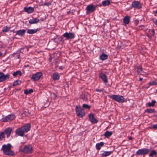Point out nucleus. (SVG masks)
Segmentation results:
<instances>
[{
    "mask_svg": "<svg viewBox=\"0 0 157 157\" xmlns=\"http://www.w3.org/2000/svg\"><path fill=\"white\" fill-rule=\"evenodd\" d=\"M104 144L103 142H101L100 143H97L96 145V147L97 149L99 150L102 147Z\"/></svg>",
    "mask_w": 157,
    "mask_h": 157,
    "instance_id": "nucleus-20",
    "label": "nucleus"
},
{
    "mask_svg": "<svg viewBox=\"0 0 157 157\" xmlns=\"http://www.w3.org/2000/svg\"><path fill=\"white\" fill-rule=\"evenodd\" d=\"M112 151H103L101 153V155L104 156H107L110 155Z\"/></svg>",
    "mask_w": 157,
    "mask_h": 157,
    "instance_id": "nucleus-22",
    "label": "nucleus"
},
{
    "mask_svg": "<svg viewBox=\"0 0 157 157\" xmlns=\"http://www.w3.org/2000/svg\"><path fill=\"white\" fill-rule=\"evenodd\" d=\"M97 92H101L103 90V89H96L95 90Z\"/></svg>",
    "mask_w": 157,
    "mask_h": 157,
    "instance_id": "nucleus-44",
    "label": "nucleus"
},
{
    "mask_svg": "<svg viewBox=\"0 0 157 157\" xmlns=\"http://www.w3.org/2000/svg\"><path fill=\"white\" fill-rule=\"evenodd\" d=\"M157 154V152L155 150L151 151V152L149 155L150 157H153V156L156 155Z\"/></svg>",
    "mask_w": 157,
    "mask_h": 157,
    "instance_id": "nucleus-31",
    "label": "nucleus"
},
{
    "mask_svg": "<svg viewBox=\"0 0 157 157\" xmlns=\"http://www.w3.org/2000/svg\"><path fill=\"white\" fill-rule=\"evenodd\" d=\"M33 92V90L32 89H30L29 90H25L24 93L26 94H29L32 93Z\"/></svg>",
    "mask_w": 157,
    "mask_h": 157,
    "instance_id": "nucleus-33",
    "label": "nucleus"
},
{
    "mask_svg": "<svg viewBox=\"0 0 157 157\" xmlns=\"http://www.w3.org/2000/svg\"><path fill=\"white\" fill-rule=\"evenodd\" d=\"M63 36L64 37L66 38V40H69L74 38L75 35V33H73L66 32L63 34Z\"/></svg>",
    "mask_w": 157,
    "mask_h": 157,
    "instance_id": "nucleus-6",
    "label": "nucleus"
},
{
    "mask_svg": "<svg viewBox=\"0 0 157 157\" xmlns=\"http://www.w3.org/2000/svg\"><path fill=\"white\" fill-rule=\"evenodd\" d=\"M89 117L90 121L92 123H96L98 121L94 117V115L93 114H90L89 115Z\"/></svg>",
    "mask_w": 157,
    "mask_h": 157,
    "instance_id": "nucleus-14",
    "label": "nucleus"
},
{
    "mask_svg": "<svg viewBox=\"0 0 157 157\" xmlns=\"http://www.w3.org/2000/svg\"><path fill=\"white\" fill-rule=\"evenodd\" d=\"M32 151V148L31 145L26 146L24 148L23 151L29 154L31 153Z\"/></svg>",
    "mask_w": 157,
    "mask_h": 157,
    "instance_id": "nucleus-12",
    "label": "nucleus"
},
{
    "mask_svg": "<svg viewBox=\"0 0 157 157\" xmlns=\"http://www.w3.org/2000/svg\"><path fill=\"white\" fill-rule=\"evenodd\" d=\"M51 5V3H50V2H46V3H44V5H45V6H49V5Z\"/></svg>",
    "mask_w": 157,
    "mask_h": 157,
    "instance_id": "nucleus-45",
    "label": "nucleus"
},
{
    "mask_svg": "<svg viewBox=\"0 0 157 157\" xmlns=\"http://www.w3.org/2000/svg\"><path fill=\"white\" fill-rule=\"evenodd\" d=\"M149 84L151 86L157 85V82H156L155 81H151L149 82Z\"/></svg>",
    "mask_w": 157,
    "mask_h": 157,
    "instance_id": "nucleus-38",
    "label": "nucleus"
},
{
    "mask_svg": "<svg viewBox=\"0 0 157 157\" xmlns=\"http://www.w3.org/2000/svg\"><path fill=\"white\" fill-rule=\"evenodd\" d=\"M150 149L142 148L138 150V155H144L150 151Z\"/></svg>",
    "mask_w": 157,
    "mask_h": 157,
    "instance_id": "nucleus-9",
    "label": "nucleus"
},
{
    "mask_svg": "<svg viewBox=\"0 0 157 157\" xmlns=\"http://www.w3.org/2000/svg\"><path fill=\"white\" fill-rule=\"evenodd\" d=\"M59 69H62L61 67H59Z\"/></svg>",
    "mask_w": 157,
    "mask_h": 157,
    "instance_id": "nucleus-51",
    "label": "nucleus"
},
{
    "mask_svg": "<svg viewBox=\"0 0 157 157\" xmlns=\"http://www.w3.org/2000/svg\"><path fill=\"white\" fill-rule=\"evenodd\" d=\"M42 75V73L41 72H38L33 75L31 77V79L33 81H36L39 79Z\"/></svg>",
    "mask_w": 157,
    "mask_h": 157,
    "instance_id": "nucleus-8",
    "label": "nucleus"
},
{
    "mask_svg": "<svg viewBox=\"0 0 157 157\" xmlns=\"http://www.w3.org/2000/svg\"><path fill=\"white\" fill-rule=\"evenodd\" d=\"M5 135L4 133L2 132L0 133V141L2 140L3 138H5Z\"/></svg>",
    "mask_w": 157,
    "mask_h": 157,
    "instance_id": "nucleus-34",
    "label": "nucleus"
},
{
    "mask_svg": "<svg viewBox=\"0 0 157 157\" xmlns=\"http://www.w3.org/2000/svg\"><path fill=\"white\" fill-rule=\"evenodd\" d=\"M17 75H19L20 76L21 75L22 73L20 71H17L16 72H14L13 73V75L14 76H16Z\"/></svg>",
    "mask_w": 157,
    "mask_h": 157,
    "instance_id": "nucleus-32",
    "label": "nucleus"
},
{
    "mask_svg": "<svg viewBox=\"0 0 157 157\" xmlns=\"http://www.w3.org/2000/svg\"><path fill=\"white\" fill-rule=\"evenodd\" d=\"M110 3V1L109 0H105L102 2V4L104 6H109Z\"/></svg>",
    "mask_w": 157,
    "mask_h": 157,
    "instance_id": "nucleus-27",
    "label": "nucleus"
},
{
    "mask_svg": "<svg viewBox=\"0 0 157 157\" xmlns=\"http://www.w3.org/2000/svg\"><path fill=\"white\" fill-rule=\"evenodd\" d=\"M37 32L36 29H28L27 33L30 34H33L36 33Z\"/></svg>",
    "mask_w": 157,
    "mask_h": 157,
    "instance_id": "nucleus-28",
    "label": "nucleus"
},
{
    "mask_svg": "<svg viewBox=\"0 0 157 157\" xmlns=\"http://www.w3.org/2000/svg\"><path fill=\"white\" fill-rule=\"evenodd\" d=\"M23 113H24L26 115H28L30 114L28 110L27 109L24 111L23 112Z\"/></svg>",
    "mask_w": 157,
    "mask_h": 157,
    "instance_id": "nucleus-39",
    "label": "nucleus"
},
{
    "mask_svg": "<svg viewBox=\"0 0 157 157\" xmlns=\"http://www.w3.org/2000/svg\"><path fill=\"white\" fill-rule=\"evenodd\" d=\"M12 131V128L10 127L5 129V132L6 134L7 137H9Z\"/></svg>",
    "mask_w": 157,
    "mask_h": 157,
    "instance_id": "nucleus-17",
    "label": "nucleus"
},
{
    "mask_svg": "<svg viewBox=\"0 0 157 157\" xmlns=\"http://www.w3.org/2000/svg\"><path fill=\"white\" fill-rule=\"evenodd\" d=\"M110 97L113 99L120 103H123L124 101V98L122 96L112 95L110 96Z\"/></svg>",
    "mask_w": 157,
    "mask_h": 157,
    "instance_id": "nucleus-4",
    "label": "nucleus"
},
{
    "mask_svg": "<svg viewBox=\"0 0 157 157\" xmlns=\"http://www.w3.org/2000/svg\"><path fill=\"white\" fill-rule=\"evenodd\" d=\"M52 78L54 80H57L59 79V77L58 74L55 73L53 75Z\"/></svg>",
    "mask_w": 157,
    "mask_h": 157,
    "instance_id": "nucleus-26",
    "label": "nucleus"
},
{
    "mask_svg": "<svg viewBox=\"0 0 157 157\" xmlns=\"http://www.w3.org/2000/svg\"><path fill=\"white\" fill-rule=\"evenodd\" d=\"M21 83V82L19 80H16L13 83V86H16L19 85Z\"/></svg>",
    "mask_w": 157,
    "mask_h": 157,
    "instance_id": "nucleus-35",
    "label": "nucleus"
},
{
    "mask_svg": "<svg viewBox=\"0 0 157 157\" xmlns=\"http://www.w3.org/2000/svg\"><path fill=\"white\" fill-rule=\"evenodd\" d=\"M138 30H143L144 31H146L148 30V33H147L146 35L149 38H151L152 36H153L155 33V30L154 29H148L146 28L145 26L144 25L141 26L140 25L138 26Z\"/></svg>",
    "mask_w": 157,
    "mask_h": 157,
    "instance_id": "nucleus-3",
    "label": "nucleus"
},
{
    "mask_svg": "<svg viewBox=\"0 0 157 157\" xmlns=\"http://www.w3.org/2000/svg\"><path fill=\"white\" fill-rule=\"evenodd\" d=\"M2 53L0 52V56L2 55Z\"/></svg>",
    "mask_w": 157,
    "mask_h": 157,
    "instance_id": "nucleus-49",
    "label": "nucleus"
},
{
    "mask_svg": "<svg viewBox=\"0 0 157 157\" xmlns=\"http://www.w3.org/2000/svg\"><path fill=\"white\" fill-rule=\"evenodd\" d=\"M88 94L87 93H82V96L81 98L82 99L85 101H86L88 100Z\"/></svg>",
    "mask_w": 157,
    "mask_h": 157,
    "instance_id": "nucleus-19",
    "label": "nucleus"
},
{
    "mask_svg": "<svg viewBox=\"0 0 157 157\" xmlns=\"http://www.w3.org/2000/svg\"><path fill=\"white\" fill-rule=\"evenodd\" d=\"M112 134V132L109 131H106L105 132L104 136L108 138Z\"/></svg>",
    "mask_w": 157,
    "mask_h": 157,
    "instance_id": "nucleus-24",
    "label": "nucleus"
},
{
    "mask_svg": "<svg viewBox=\"0 0 157 157\" xmlns=\"http://www.w3.org/2000/svg\"><path fill=\"white\" fill-rule=\"evenodd\" d=\"M53 95H54V97L55 98H56L57 97V95L54 93H53Z\"/></svg>",
    "mask_w": 157,
    "mask_h": 157,
    "instance_id": "nucleus-47",
    "label": "nucleus"
},
{
    "mask_svg": "<svg viewBox=\"0 0 157 157\" xmlns=\"http://www.w3.org/2000/svg\"><path fill=\"white\" fill-rule=\"evenodd\" d=\"M95 10V7L92 4L88 5L86 8L87 12H93Z\"/></svg>",
    "mask_w": 157,
    "mask_h": 157,
    "instance_id": "nucleus-11",
    "label": "nucleus"
},
{
    "mask_svg": "<svg viewBox=\"0 0 157 157\" xmlns=\"http://www.w3.org/2000/svg\"><path fill=\"white\" fill-rule=\"evenodd\" d=\"M155 116L157 117V115L156 116Z\"/></svg>",
    "mask_w": 157,
    "mask_h": 157,
    "instance_id": "nucleus-52",
    "label": "nucleus"
},
{
    "mask_svg": "<svg viewBox=\"0 0 157 157\" xmlns=\"http://www.w3.org/2000/svg\"><path fill=\"white\" fill-rule=\"evenodd\" d=\"M143 68L139 66L138 67V72L139 71H142Z\"/></svg>",
    "mask_w": 157,
    "mask_h": 157,
    "instance_id": "nucleus-41",
    "label": "nucleus"
},
{
    "mask_svg": "<svg viewBox=\"0 0 157 157\" xmlns=\"http://www.w3.org/2000/svg\"><path fill=\"white\" fill-rule=\"evenodd\" d=\"M132 6L134 8L137 7V2L136 1L133 2L132 3Z\"/></svg>",
    "mask_w": 157,
    "mask_h": 157,
    "instance_id": "nucleus-36",
    "label": "nucleus"
},
{
    "mask_svg": "<svg viewBox=\"0 0 157 157\" xmlns=\"http://www.w3.org/2000/svg\"><path fill=\"white\" fill-rule=\"evenodd\" d=\"M82 107L84 109H90V106L87 104H84L82 105Z\"/></svg>",
    "mask_w": 157,
    "mask_h": 157,
    "instance_id": "nucleus-37",
    "label": "nucleus"
},
{
    "mask_svg": "<svg viewBox=\"0 0 157 157\" xmlns=\"http://www.w3.org/2000/svg\"><path fill=\"white\" fill-rule=\"evenodd\" d=\"M39 20L37 18L32 19H30L29 21V22L31 24H35L38 22Z\"/></svg>",
    "mask_w": 157,
    "mask_h": 157,
    "instance_id": "nucleus-21",
    "label": "nucleus"
},
{
    "mask_svg": "<svg viewBox=\"0 0 157 157\" xmlns=\"http://www.w3.org/2000/svg\"><path fill=\"white\" fill-rule=\"evenodd\" d=\"M10 27H8L7 26H5L3 28L2 31L4 33L7 32L10 30Z\"/></svg>",
    "mask_w": 157,
    "mask_h": 157,
    "instance_id": "nucleus-29",
    "label": "nucleus"
},
{
    "mask_svg": "<svg viewBox=\"0 0 157 157\" xmlns=\"http://www.w3.org/2000/svg\"><path fill=\"white\" fill-rule=\"evenodd\" d=\"M12 146L10 144L7 145L4 144L2 146L1 150L6 155H13L14 153L11 150Z\"/></svg>",
    "mask_w": 157,
    "mask_h": 157,
    "instance_id": "nucleus-2",
    "label": "nucleus"
},
{
    "mask_svg": "<svg viewBox=\"0 0 157 157\" xmlns=\"http://www.w3.org/2000/svg\"><path fill=\"white\" fill-rule=\"evenodd\" d=\"M30 125L29 124H27L17 129L16 131V134L19 136H23L24 133L27 132L30 130Z\"/></svg>",
    "mask_w": 157,
    "mask_h": 157,
    "instance_id": "nucleus-1",
    "label": "nucleus"
},
{
    "mask_svg": "<svg viewBox=\"0 0 157 157\" xmlns=\"http://www.w3.org/2000/svg\"><path fill=\"white\" fill-rule=\"evenodd\" d=\"M155 13L157 14V10H156L155 11Z\"/></svg>",
    "mask_w": 157,
    "mask_h": 157,
    "instance_id": "nucleus-50",
    "label": "nucleus"
},
{
    "mask_svg": "<svg viewBox=\"0 0 157 157\" xmlns=\"http://www.w3.org/2000/svg\"><path fill=\"white\" fill-rule=\"evenodd\" d=\"M107 58V55L105 54H102L100 56V59L102 60L106 59Z\"/></svg>",
    "mask_w": 157,
    "mask_h": 157,
    "instance_id": "nucleus-23",
    "label": "nucleus"
},
{
    "mask_svg": "<svg viewBox=\"0 0 157 157\" xmlns=\"http://www.w3.org/2000/svg\"><path fill=\"white\" fill-rule=\"evenodd\" d=\"M156 103V101L155 100H153L151 102H148V105L149 107H153L155 105V103Z\"/></svg>",
    "mask_w": 157,
    "mask_h": 157,
    "instance_id": "nucleus-30",
    "label": "nucleus"
},
{
    "mask_svg": "<svg viewBox=\"0 0 157 157\" xmlns=\"http://www.w3.org/2000/svg\"><path fill=\"white\" fill-rule=\"evenodd\" d=\"M142 4L140 2H138V9L142 8Z\"/></svg>",
    "mask_w": 157,
    "mask_h": 157,
    "instance_id": "nucleus-40",
    "label": "nucleus"
},
{
    "mask_svg": "<svg viewBox=\"0 0 157 157\" xmlns=\"http://www.w3.org/2000/svg\"><path fill=\"white\" fill-rule=\"evenodd\" d=\"M15 117V116L14 114H10L2 119L3 122H9L13 120Z\"/></svg>",
    "mask_w": 157,
    "mask_h": 157,
    "instance_id": "nucleus-7",
    "label": "nucleus"
},
{
    "mask_svg": "<svg viewBox=\"0 0 157 157\" xmlns=\"http://www.w3.org/2000/svg\"><path fill=\"white\" fill-rule=\"evenodd\" d=\"M130 21V17L128 16H126L123 19V25H126L128 24Z\"/></svg>",
    "mask_w": 157,
    "mask_h": 157,
    "instance_id": "nucleus-13",
    "label": "nucleus"
},
{
    "mask_svg": "<svg viewBox=\"0 0 157 157\" xmlns=\"http://www.w3.org/2000/svg\"><path fill=\"white\" fill-rule=\"evenodd\" d=\"M152 128L155 129H157V124H154L152 126Z\"/></svg>",
    "mask_w": 157,
    "mask_h": 157,
    "instance_id": "nucleus-43",
    "label": "nucleus"
},
{
    "mask_svg": "<svg viewBox=\"0 0 157 157\" xmlns=\"http://www.w3.org/2000/svg\"><path fill=\"white\" fill-rule=\"evenodd\" d=\"M142 80H143V78H139V81H142Z\"/></svg>",
    "mask_w": 157,
    "mask_h": 157,
    "instance_id": "nucleus-46",
    "label": "nucleus"
},
{
    "mask_svg": "<svg viewBox=\"0 0 157 157\" xmlns=\"http://www.w3.org/2000/svg\"><path fill=\"white\" fill-rule=\"evenodd\" d=\"M153 21L154 23L157 26V20L155 18H154Z\"/></svg>",
    "mask_w": 157,
    "mask_h": 157,
    "instance_id": "nucleus-42",
    "label": "nucleus"
},
{
    "mask_svg": "<svg viewBox=\"0 0 157 157\" xmlns=\"http://www.w3.org/2000/svg\"><path fill=\"white\" fill-rule=\"evenodd\" d=\"M145 112L148 113H151L155 112V110L153 109H147L145 110Z\"/></svg>",
    "mask_w": 157,
    "mask_h": 157,
    "instance_id": "nucleus-25",
    "label": "nucleus"
},
{
    "mask_svg": "<svg viewBox=\"0 0 157 157\" xmlns=\"http://www.w3.org/2000/svg\"><path fill=\"white\" fill-rule=\"evenodd\" d=\"M132 138L131 137H128V139L130 140H132Z\"/></svg>",
    "mask_w": 157,
    "mask_h": 157,
    "instance_id": "nucleus-48",
    "label": "nucleus"
},
{
    "mask_svg": "<svg viewBox=\"0 0 157 157\" xmlns=\"http://www.w3.org/2000/svg\"><path fill=\"white\" fill-rule=\"evenodd\" d=\"M100 76L104 82L106 83L108 82L107 78L105 74L101 73L100 74Z\"/></svg>",
    "mask_w": 157,
    "mask_h": 157,
    "instance_id": "nucleus-16",
    "label": "nucleus"
},
{
    "mask_svg": "<svg viewBox=\"0 0 157 157\" xmlns=\"http://www.w3.org/2000/svg\"><path fill=\"white\" fill-rule=\"evenodd\" d=\"M26 32L25 29L20 30L17 32L16 35H18L19 36H24Z\"/></svg>",
    "mask_w": 157,
    "mask_h": 157,
    "instance_id": "nucleus-18",
    "label": "nucleus"
},
{
    "mask_svg": "<svg viewBox=\"0 0 157 157\" xmlns=\"http://www.w3.org/2000/svg\"><path fill=\"white\" fill-rule=\"evenodd\" d=\"M76 111L77 115L79 117H82L85 115L83 109L80 107L76 106Z\"/></svg>",
    "mask_w": 157,
    "mask_h": 157,
    "instance_id": "nucleus-5",
    "label": "nucleus"
},
{
    "mask_svg": "<svg viewBox=\"0 0 157 157\" xmlns=\"http://www.w3.org/2000/svg\"><path fill=\"white\" fill-rule=\"evenodd\" d=\"M24 11L28 13H32L34 10V9L33 8L31 7H25L24 8Z\"/></svg>",
    "mask_w": 157,
    "mask_h": 157,
    "instance_id": "nucleus-15",
    "label": "nucleus"
},
{
    "mask_svg": "<svg viewBox=\"0 0 157 157\" xmlns=\"http://www.w3.org/2000/svg\"><path fill=\"white\" fill-rule=\"evenodd\" d=\"M9 78V75L8 74L4 75L2 72H0V82H2Z\"/></svg>",
    "mask_w": 157,
    "mask_h": 157,
    "instance_id": "nucleus-10",
    "label": "nucleus"
}]
</instances>
